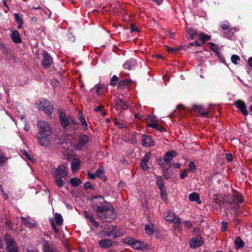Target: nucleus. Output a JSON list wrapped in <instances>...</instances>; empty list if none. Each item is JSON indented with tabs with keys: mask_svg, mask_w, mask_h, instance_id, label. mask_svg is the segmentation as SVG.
Instances as JSON below:
<instances>
[{
	"mask_svg": "<svg viewBox=\"0 0 252 252\" xmlns=\"http://www.w3.org/2000/svg\"><path fill=\"white\" fill-rule=\"evenodd\" d=\"M189 198L191 201H196L198 204L201 203L199 195L198 193L193 192L189 195Z\"/></svg>",
	"mask_w": 252,
	"mask_h": 252,
	"instance_id": "obj_24",
	"label": "nucleus"
},
{
	"mask_svg": "<svg viewBox=\"0 0 252 252\" xmlns=\"http://www.w3.org/2000/svg\"><path fill=\"white\" fill-rule=\"evenodd\" d=\"M129 82V81L127 79L122 80L119 82V86L120 87L124 88L128 85Z\"/></svg>",
	"mask_w": 252,
	"mask_h": 252,
	"instance_id": "obj_41",
	"label": "nucleus"
},
{
	"mask_svg": "<svg viewBox=\"0 0 252 252\" xmlns=\"http://www.w3.org/2000/svg\"><path fill=\"white\" fill-rule=\"evenodd\" d=\"M50 221L51 222V225H52V228L53 229V230L57 233H59V229L56 227V226H55V223H54V220L53 219H50Z\"/></svg>",
	"mask_w": 252,
	"mask_h": 252,
	"instance_id": "obj_51",
	"label": "nucleus"
},
{
	"mask_svg": "<svg viewBox=\"0 0 252 252\" xmlns=\"http://www.w3.org/2000/svg\"><path fill=\"white\" fill-rule=\"evenodd\" d=\"M234 244L236 249H239L244 246V242L242 240L240 237H237L235 241Z\"/></svg>",
	"mask_w": 252,
	"mask_h": 252,
	"instance_id": "obj_27",
	"label": "nucleus"
},
{
	"mask_svg": "<svg viewBox=\"0 0 252 252\" xmlns=\"http://www.w3.org/2000/svg\"><path fill=\"white\" fill-rule=\"evenodd\" d=\"M4 241L6 245L7 252H18V248L15 245V242L8 234H6L4 236Z\"/></svg>",
	"mask_w": 252,
	"mask_h": 252,
	"instance_id": "obj_10",
	"label": "nucleus"
},
{
	"mask_svg": "<svg viewBox=\"0 0 252 252\" xmlns=\"http://www.w3.org/2000/svg\"><path fill=\"white\" fill-rule=\"evenodd\" d=\"M110 230H103L100 232L101 234L108 237H112V238H117L123 236L124 234L120 229L117 228L116 226H112L109 228Z\"/></svg>",
	"mask_w": 252,
	"mask_h": 252,
	"instance_id": "obj_9",
	"label": "nucleus"
},
{
	"mask_svg": "<svg viewBox=\"0 0 252 252\" xmlns=\"http://www.w3.org/2000/svg\"><path fill=\"white\" fill-rule=\"evenodd\" d=\"M220 27L223 30H227L229 28V25L227 22H224L220 25Z\"/></svg>",
	"mask_w": 252,
	"mask_h": 252,
	"instance_id": "obj_53",
	"label": "nucleus"
},
{
	"mask_svg": "<svg viewBox=\"0 0 252 252\" xmlns=\"http://www.w3.org/2000/svg\"><path fill=\"white\" fill-rule=\"evenodd\" d=\"M103 107L102 105H100L99 106H96L94 108V111L96 112H99L101 113V114L102 116H104L106 115V113L105 112L103 111Z\"/></svg>",
	"mask_w": 252,
	"mask_h": 252,
	"instance_id": "obj_40",
	"label": "nucleus"
},
{
	"mask_svg": "<svg viewBox=\"0 0 252 252\" xmlns=\"http://www.w3.org/2000/svg\"><path fill=\"white\" fill-rule=\"evenodd\" d=\"M91 200L92 209L97 215L110 205L102 196L99 195L92 197Z\"/></svg>",
	"mask_w": 252,
	"mask_h": 252,
	"instance_id": "obj_2",
	"label": "nucleus"
},
{
	"mask_svg": "<svg viewBox=\"0 0 252 252\" xmlns=\"http://www.w3.org/2000/svg\"><path fill=\"white\" fill-rule=\"evenodd\" d=\"M164 218L166 220L173 222L177 225H180L181 224V221L179 218L175 214V213L170 211L167 212L165 215H164Z\"/></svg>",
	"mask_w": 252,
	"mask_h": 252,
	"instance_id": "obj_13",
	"label": "nucleus"
},
{
	"mask_svg": "<svg viewBox=\"0 0 252 252\" xmlns=\"http://www.w3.org/2000/svg\"><path fill=\"white\" fill-rule=\"evenodd\" d=\"M184 224H185V226L188 228H190L192 226V224L190 222V221H188V220L185 221L184 222Z\"/></svg>",
	"mask_w": 252,
	"mask_h": 252,
	"instance_id": "obj_59",
	"label": "nucleus"
},
{
	"mask_svg": "<svg viewBox=\"0 0 252 252\" xmlns=\"http://www.w3.org/2000/svg\"><path fill=\"white\" fill-rule=\"evenodd\" d=\"M210 38H211V37L208 34L202 33L200 35V39L203 43L209 40L210 39Z\"/></svg>",
	"mask_w": 252,
	"mask_h": 252,
	"instance_id": "obj_39",
	"label": "nucleus"
},
{
	"mask_svg": "<svg viewBox=\"0 0 252 252\" xmlns=\"http://www.w3.org/2000/svg\"><path fill=\"white\" fill-rule=\"evenodd\" d=\"M94 89L96 92V93L100 95L103 94L104 91V86L101 84H97L95 85L94 87Z\"/></svg>",
	"mask_w": 252,
	"mask_h": 252,
	"instance_id": "obj_28",
	"label": "nucleus"
},
{
	"mask_svg": "<svg viewBox=\"0 0 252 252\" xmlns=\"http://www.w3.org/2000/svg\"><path fill=\"white\" fill-rule=\"evenodd\" d=\"M237 108L240 110L242 113L246 116L248 114L245 103L242 100H238L235 103Z\"/></svg>",
	"mask_w": 252,
	"mask_h": 252,
	"instance_id": "obj_16",
	"label": "nucleus"
},
{
	"mask_svg": "<svg viewBox=\"0 0 252 252\" xmlns=\"http://www.w3.org/2000/svg\"><path fill=\"white\" fill-rule=\"evenodd\" d=\"M52 174L54 178H65L68 174L67 164H63L54 168L52 171Z\"/></svg>",
	"mask_w": 252,
	"mask_h": 252,
	"instance_id": "obj_7",
	"label": "nucleus"
},
{
	"mask_svg": "<svg viewBox=\"0 0 252 252\" xmlns=\"http://www.w3.org/2000/svg\"><path fill=\"white\" fill-rule=\"evenodd\" d=\"M97 216L103 222H106L113 221L117 217L116 213L114 212V208L111 205L107 206V208L103 210Z\"/></svg>",
	"mask_w": 252,
	"mask_h": 252,
	"instance_id": "obj_3",
	"label": "nucleus"
},
{
	"mask_svg": "<svg viewBox=\"0 0 252 252\" xmlns=\"http://www.w3.org/2000/svg\"><path fill=\"white\" fill-rule=\"evenodd\" d=\"M7 160V158L3 155H0V164L3 163Z\"/></svg>",
	"mask_w": 252,
	"mask_h": 252,
	"instance_id": "obj_55",
	"label": "nucleus"
},
{
	"mask_svg": "<svg viewBox=\"0 0 252 252\" xmlns=\"http://www.w3.org/2000/svg\"><path fill=\"white\" fill-rule=\"evenodd\" d=\"M35 107L46 113L49 118H51L53 106L50 101L44 98H40L36 102Z\"/></svg>",
	"mask_w": 252,
	"mask_h": 252,
	"instance_id": "obj_4",
	"label": "nucleus"
},
{
	"mask_svg": "<svg viewBox=\"0 0 252 252\" xmlns=\"http://www.w3.org/2000/svg\"><path fill=\"white\" fill-rule=\"evenodd\" d=\"M240 57L236 55H233L231 57V60L232 63H233L235 64H236L237 63V62L238 61H240Z\"/></svg>",
	"mask_w": 252,
	"mask_h": 252,
	"instance_id": "obj_45",
	"label": "nucleus"
},
{
	"mask_svg": "<svg viewBox=\"0 0 252 252\" xmlns=\"http://www.w3.org/2000/svg\"><path fill=\"white\" fill-rule=\"evenodd\" d=\"M38 133L36 138L40 145L43 147L49 146L53 140V131L50 125L45 121H39L37 124Z\"/></svg>",
	"mask_w": 252,
	"mask_h": 252,
	"instance_id": "obj_1",
	"label": "nucleus"
},
{
	"mask_svg": "<svg viewBox=\"0 0 252 252\" xmlns=\"http://www.w3.org/2000/svg\"><path fill=\"white\" fill-rule=\"evenodd\" d=\"M45 252H57L56 250L50 247L49 245H47L44 246Z\"/></svg>",
	"mask_w": 252,
	"mask_h": 252,
	"instance_id": "obj_48",
	"label": "nucleus"
},
{
	"mask_svg": "<svg viewBox=\"0 0 252 252\" xmlns=\"http://www.w3.org/2000/svg\"><path fill=\"white\" fill-rule=\"evenodd\" d=\"M136 64V60L131 59L126 61L123 64V67L126 69L130 70Z\"/></svg>",
	"mask_w": 252,
	"mask_h": 252,
	"instance_id": "obj_20",
	"label": "nucleus"
},
{
	"mask_svg": "<svg viewBox=\"0 0 252 252\" xmlns=\"http://www.w3.org/2000/svg\"><path fill=\"white\" fill-rule=\"evenodd\" d=\"M226 159L228 162H231L233 160V157L232 154H226Z\"/></svg>",
	"mask_w": 252,
	"mask_h": 252,
	"instance_id": "obj_56",
	"label": "nucleus"
},
{
	"mask_svg": "<svg viewBox=\"0 0 252 252\" xmlns=\"http://www.w3.org/2000/svg\"><path fill=\"white\" fill-rule=\"evenodd\" d=\"M10 36L13 41L16 43H20L22 42L21 39L20 37L19 33L17 31H15L12 32Z\"/></svg>",
	"mask_w": 252,
	"mask_h": 252,
	"instance_id": "obj_21",
	"label": "nucleus"
},
{
	"mask_svg": "<svg viewBox=\"0 0 252 252\" xmlns=\"http://www.w3.org/2000/svg\"><path fill=\"white\" fill-rule=\"evenodd\" d=\"M70 182L71 185L75 187L79 186L81 183V180L78 178L71 179Z\"/></svg>",
	"mask_w": 252,
	"mask_h": 252,
	"instance_id": "obj_34",
	"label": "nucleus"
},
{
	"mask_svg": "<svg viewBox=\"0 0 252 252\" xmlns=\"http://www.w3.org/2000/svg\"><path fill=\"white\" fill-rule=\"evenodd\" d=\"M98 245L102 248L107 249L112 246L113 242L109 239H103L99 242Z\"/></svg>",
	"mask_w": 252,
	"mask_h": 252,
	"instance_id": "obj_19",
	"label": "nucleus"
},
{
	"mask_svg": "<svg viewBox=\"0 0 252 252\" xmlns=\"http://www.w3.org/2000/svg\"><path fill=\"white\" fill-rule=\"evenodd\" d=\"M157 122H158V121L155 119V118L152 117L150 119V123H149V124H154V123L156 124H158Z\"/></svg>",
	"mask_w": 252,
	"mask_h": 252,
	"instance_id": "obj_62",
	"label": "nucleus"
},
{
	"mask_svg": "<svg viewBox=\"0 0 252 252\" xmlns=\"http://www.w3.org/2000/svg\"><path fill=\"white\" fill-rule=\"evenodd\" d=\"M221 231H225L227 230V223L224 221H222L221 222Z\"/></svg>",
	"mask_w": 252,
	"mask_h": 252,
	"instance_id": "obj_54",
	"label": "nucleus"
},
{
	"mask_svg": "<svg viewBox=\"0 0 252 252\" xmlns=\"http://www.w3.org/2000/svg\"><path fill=\"white\" fill-rule=\"evenodd\" d=\"M140 167L143 170L145 171H146L149 169V166L147 165V162H143L142 161H141Z\"/></svg>",
	"mask_w": 252,
	"mask_h": 252,
	"instance_id": "obj_52",
	"label": "nucleus"
},
{
	"mask_svg": "<svg viewBox=\"0 0 252 252\" xmlns=\"http://www.w3.org/2000/svg\"><path fill=\"white\" fill-rule=\"evenodd\" d=\"M95 176L97 177L102 178L104 175L103 170L99 169L95 172Z\"/></svg>",
	"mask_w": 252,
	"mask_h": 252,
	"instance_id": "obj_46",
	"label": "nucleus"
},
{
	"mask_svg": "<svg viewBox=\"0 0 252 252\" xmlns=\"http://www.w3.org/2000/svg\"><path fill=\"white\" fill-rule=\"evenodd\" d=\"M203 244V241L200 235H197L196 237L192 238L189 242L190 247L192 248H198L202 246Z\"/></svg>",
	"mask_w": 252,
	"mask_h": 252,
	"instance_id": "obj_14",
	"label": "nucleus"
},
{
	"mask_svg": "<svg viewBox=\"0 0 252 252\" xmlns=\"http://www.w3.org/2000/svg\"><path fill=\"white\" fill-rule=\"evenodd\" d=\"M234 29H230L226 32L224 33V36L229 39H232L233 38L234 31Z\"/></svg>",
	"mask_w": 252,
	"mask_h": 252,
	"instance_id": "obj_35",
	"label": "nucleus"
},
{
	"mask_svg": "<svg viewBox=\"0 0 252 252\" xmlns=\"http://www.w3.org/2000/svg\"><path fill=\"white\" fill-rule=\"evenodd\" d=\"M243 202V197L241 195H234L232 197V201L230 202V205L235 211L239 207L238 203H241Z\"/></svg>",
	"mask_w": 252,
	"mask_h": 252,
	"instance_id": "obj_15",
	"label": "nucleus"
},
{
	"mask_svg": "<svg viewBox=\"0 0 252 252\" xmlns=\"http://www.w3.org/2000/svg\"><path fill=\"white\" fill-rule=\"evenodd\" d=\"M193 108L194 111H197L202 116H206L209 113L208 109H204L202 106L199 105H193Z\"/></svg>",
	"mask_w": 252,
	"mask_h": 252,
	"instance_id": "obj_18",
	"label": "nucleus"
},
{
	"mask_svg": "<svg viewBox=\"0 0 252 252\" xmlns=\"http://www.w3.org/2000/svg\"><path fill=\"white\" fill-rule=\"evenodd\" d=\"M145 231L146 233L148 235H152L154 234V230L153 225L152 224L146 225L145 226Z\"/></svg>",
	"mask_w": 252,
	"mask_h": 252,
	"instance_id": "obj_36",
	"label": "nucleus"
},
{
	"mask_svg": "<svg viewBox=\"0 0 252 252\" xmlns=\"http://www.w3.org/2000/svg\"><path fill=\"white\" fill-rule=\"evenodd\" d=\"M160 195L161 198L164 202H166L167 201L168 198L166 193V189H164L162 190H160Z\"/></svg>",
	"mask_w": 252,
	"mask_h": 252,
	"instance_id": "obj_43",
	"label": "nucleus"
},
{
	"mask_svg": "<svg viewBox=\"0 0 252 252\" xmlns=\"http://www.w3.org/2000/svg\"><path fill=\"white\" fill-rule=\"evenodd\" d=\"M89 137L86 134H80L76 139L74 147L76 150L81 151L89 141Z\"/></svg>",
	"mask_w": 252,
	"mask_h": 252,
	"instance_id": "obj_8",
	"label": "nucleus"
},
{
	"mask_svg": "<svg viewBox=\"0 0 252 252\" xmlns=\"http://www.w3.org/2000/svg\"><path fill=\"white\" fill-rule=\"evenodd\" d=\"M14 16L16 21L17 22L18 28L21 29L23 25V21L22 18L20 16L18 13H15Z\"/></svg>",
	"mask_w": 252,
	"mask_h": 252,
	"instance_id": "obj_30",
	"label": "nucleus"
},
{
	"mask_svg": "<svg viewBox=\"0 0 252 252\" xmlns=\"http://www.w3.org/2000/svg\"><path fill=\"white\" fill-rule=\"evenodd\" d=\"M78 119L80 120L81 125L84 127V129L86 130L88 128L87 123L85 120V115L83 114L82 112L80 111L79 113Z\"/></svg>",
	"mask_w": 252,
	"mask_h": 252,
	"instance_id": "obj_22",
	"label": "nucleus"
},
{
	"mask_svg": "<svg viewBox=\"0 0 252 252\" xmlns=\"http://www.w3.org/2000/svg\"><path fill=\"white\" fill-rule=\"evenodd\" d=\"M189 44L191 46H197V47L200 46V44L196 41H194L193 42H190Z\"/></svg>",
	"mask_w": 252,
	"mask_h": 252,
	"instance_id": "obj_61",
	"label": "nucleus"
},
{
	"mask_svg": "<svg viewBox=\"0 0 252 252\" xmlns=\"http://www.w3.org/2000/svg\"><path fill=\"white\" fill-rule=\"evenodd\" d=\"M84 215L86 218L89 220L90 222H91L92 220L94 221V217L91 212H85L84 213Z\"/></svg>",
	"mask_w": 252,
	"mask_h": 252,
	"instance_id": "obj_42",
	"label": "nucleus"
},
{
	"mask_svg": "<svg viewBox=\"0 0 252 252\" xmlns=\"http://www.w3.org/2000/svg\"><path fill=\"white\" fill-rule=\"evenodd\" d=\"M84 187L85 189H92V186L90 182H86L84 184Z\"/></svg>",
	"mask_w": 252,
	"mask_h": 252,
	"instance_id": "obj_57",
	"label": "nucleus"
},
{
	"mask_svg": "<svg viewBox=\"0 0 252 252\" xmlns=\"http://www.w3.org/2000/svg\"><path fill=\"white\" fill-rule=\"evenodd\" d=\"M68 38L69 40L72 42L75 41V37L72 35L71 33H69L68 34Z\"/></svg>",
	"mask_w": 252,
	"mask_h": 252,
	"instance_id": "obj_63",
	"label": "nucleus"
},
{
	"mask_svg": "<svg viewBox=\"0 0 252 252\" xmlns=\"http://www.w3.org/2000/svg\"><path fill=\"white\" fill-rule=\"evenodd\" d=\"M53 63L52 57L46 51L43 52V61L42 62V66L44 68H48Z\"/></svg>",
	"mask_w": 252,
	"mask_h": 252,
	"instance_id": "obj_11",
	"label": "nucleus"
},
{
	"mask_svg": "<svg viewBox=\"0 0 252 252\" xmlns=\"http://www.w3.org/2000/svg\"><path fill=\"white\" fill-rule=\"evenodd\" d=\"M121 242L127 244L134 249L145 251L148 249V245L132 237H127L122 239Z\"/></svg>",
	"mask_w": 252,
	"mask_h": 252,
	"instance_id": "obj_5",
	"label": "nucleus"
},
{
	"mask_svg": "<svg viewBox=\"0 0 252 252\" xmlns=\"http://www.w3.org/2000/svg\"><path fill=\"white\" fill-rule=\"evenodd\" d=\"M55 219L56 221V223L58 225H61L62 224L63 222V219L61 215L58 213H56L55 214Z\"/></svg>",
	"mask_w": 252,
	"mask_h": 252,
	"instance_id": "obj_31",
	"label": "nucleus"
},
{
	"mask_svg": "<svg viewBox=\"0 0 252 252\" xmlns=\"http://www.w3.org/2000/svg\"><path fill=\"white\" fill-rule=\"evenodd\" d=\"M172 166H173L175 168H179L180 167V164L179 163L171 164L169 166V167Z\"/></svg>",
	"mask_w": 252,
	"mask_h": 252,
	"instance_id": "obj_60",
	"label": "nucleus"
},
{
	"mask_svg": "<svg viewBox=\"0 0 252 252\" xmlns=\"http://www.w3.org/2000/svg\"><path fill=\"white\" fill-rule=\"evenodd\" d=\"M151 158V154L150 153H146L144 155V158L142 159L141 161H143V162H147Z\"/></svg>",
	"mask_w": 252,
	"mask_h": 252,
	"instance_id": "obj_47",
	"label": "nucleus"
},
{
	"mask_svg": "<svg viewBox=\"0 0 252 252\" xmlns=\"http://www.w3.org/2000/svg\"><path fill=\"white\" fill-rule=\"evenodd\" d=\"M60 120L62 126L65 129H76L78 126V123L75 122L72 118L67 117L65 114L61 112L60 113Z\"/></svg>",
	"mask_w": 252,
	"mask_h": 252,
	"instance_id": "obj_6",
	"label": "nucleus"
},
{
	"mask_svg": "<svg viewBox=\"0 0 252 252\" xmlns=\"http://www.w3.org/2000/svg\"><path fill=\"white\" fill-rule=\"evenodd\" d=\"M55 179V182L56 184L60 188L64 186V182L62 179V178H54Z\"/></svg>",
	"mask_w": 252,
	"mask_h": 252,
	"instance_id": "obj_38",
	"label": "nucleus"
},
{
	"mask_svg": "<svg viewBox=\"0 0 252 252\" xmlns=\"http://www.w3.org/2000/svg\"><path fill=\"white\" fill-rule=\"evenodd\" d=\"M209 44L210 45L211 49L214 52V53L219 58H220V54L219 47L213 42H210Z\"/></svg>",
	"mask_w": 252,
	"mask_h": 252,
	"instance_id": "obj_25",
	"label": "nucleus"
},
{
	"mask_svg": "<svg viewBox=\"0 0 252 252\" xmlns=\"http://www.w3.org/2000/svg\"><path fill=\"white\" fill-rule=\"evenodd\" d=\"M157 184L159 188L160 191L166 189V187L164 186V180L162 177L158 176L157 178Z\"/></svg>",
	"mask_w": 252,
	"mask_h": 252,
	"instance_id": "obj_26",
	"label": "nucleus"
},
{
	"mask_svg": "<svg viewBox=\"0 0 252 252\" xmlns=\"http://www.w3.org/2000/svg\"><path fill=\"white\" fill-rule=\"evenodd\" d=\"M117 106L120 107L121 109H126L127 108V104L122 99H118L116 103Z\"/></svg>",
	"mask_w": 252,
	"mask_h": 252,
	"instance_id": "obj_29",
	"label": "nucleus"
},
{
	"mask_svg": "<svg viewBox=\"0 0 252 252\" xmlns=\"http://www.w3.org/2000/svg\"><path fill=\"white\" fill-rule=\"evenodd\" d=\"M88 176L89 178L92 180L94 179L96 177L95 173L94 174H93L90 172H88Z\"/></svg>",
	"mask_w": 252,
	"mask_h": 252,
	"instance_id": "obj_58",
	"label": "nucleus"
},
{
	"mask_svg": "<svg viewBox=\"0 0 252 252\" xmlns=\"http://www.w3.org/2000/svg\"><path fill=\"white\" fill-rule=\"evenodd\" d=\"M21 222L24 225H27L29 227H33L35 225L33 223L30 222L27 218L21 217Z\"/></svg>",
	"mask_w": 252,
	"mask_h": 252,
	"instance_id": "obj_32",
	"label": "nucleus"
},
{
	"mask_svg": "<svg viewBox=\"0 0 252 252\" xmlns=\"http://www.w3.org/2000/svg\"><path fill=\"white\" fill-rule=\"evenodd\" d=\"M159 164L163 168L164 177L167 179H169L170 178V175L168 172V168H165V163L162 162Z\"/></svg>",
	"mask_w": 252,
	"mask_h": 252,
	"instance_id": "obj_33",
	"label": "nucleus"
},
{
	"mask_svg": "<svg viewBox=\"0 0 252 252\" xmlns=\"http://www.w3.org/2000/svg\"><path fill=\"white\" fill-rule=\"evenodd\" d=\"M80 161L78 158H74L71 162V169L73 172H76L79 168Z\"/></svg>",
	"mask_w": 252,
	"mask_h": 252,
	"instance_id": "obj_23",
	"label": "nucleus"
},
{
	"mask_svg": "<svg viewBox=\"0 0 252 252\" xmlns=\"http://www.w3.org/2000/svg\"><path fill=\"white\" fill-rule=\"evenodd\" d=\"M177 156V152L174 150L167 152L163 157V160L167 164H169L173 158Z\"/></svg>",
	"mask_w": 252,
	"mask_h": 252,
	"instance_id": "obj_17",
	"label": "nucleus"
},
{
	"mask_svg": "<svg viewBox=\"0 0 252 252\" xmlns=\"http://www.w3.org/2000/svg\"><path fill=\"white\" fill-rule=\"evenodd\" d=\"M22 153H23V155H24L27 158H28L29 160H31L32 161H33V158L32 156H31L28 153L26 150H22L21 151Z\"/></svg>",
	"mask_w": 252,
	"mask_h": 252,
	"instance_id": "obj_50",
	"label": "nucleus"
},
{
	"mask_svg": "<svg viewBox=\"0 0 252 252\" xmlns=\"http://www.w3.org/2000/svg\"><path fill=\"white\" fill-rule=\"evenodd\" d=\"M141 144L145 147H150L155 146V142L151 136L143 135L142 136Z\"/></svg>",
	"mask_w": 252,
	"mask_h": 252,
	"instance_id": "obj_12",
	"label": "nucleus"
},
{
	"mask_svg": "<svg viewBox=\"0 0 252 252\" xmlns=\"http://www.w3.org/2000/svg\"><path fill=\"white\" fill-rule=\"evenodd\" d=\"M148 126L150 127L155 128L157 130H158L161 132H163L165 130V129L163 127L160 126L158 124H156L155 123L151 124H148Z\"/></svg>",
	"mask_w": 252,
	"mask_h": 252,
	"instance_id": "obj_37",
	"label": "nucleus"
},
{
	"mask_svg": "<svg viewBox=\"0 0 252 252\" xmlns=\"http://www.w3.org/2000/svg\"><path fill=\"white\" fill-rule=\"evenodd\" d=\"M91 222H92L94 226L96 228H98L99 226V223L97 221L94 220V221L92 220Z\"/></svg>",
	"mask_w": 252,
	"mask_h": 252,
	"instance_id": "obj_64",
	"label": "nucleus"
},
{
	"mask_svg": "<svg viewBox=\"0 0 252 252\" xmlns=\"http://www.w3.org/2000/svg\"><path fill=\"white\" fill-rule=\"evenodd\" d=\"M196 169V165L193 161H190L189 165V169L191 172H194Z\"/></svg>",
	"mask_w": 252,
	"mask_h": 252,
	"instance_id": "obj_49",
	"label": "nucleus"
},
{
	"mask_svg": "<svg viewBox=\"0 0 252 252\" xmlns=\"http://www.w3.org/2000/svg\"><path fill=\"white\" fill-rule=\"evenodd\" d=\"M118 81V77L116 75H114L111 78V81H110V85L111 86H114L117 83Z\"/></svg>",
	"mask_w": 252,
	"mask_h": 252,
	"instance_id": "obj_44",
	"label": "nucleus"
}]
</instances>
